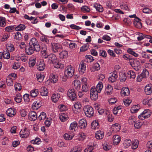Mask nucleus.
I'll list each match as a JSON object with an SVG mask.
<instances>
[{
	"instance_id": "nucleus-1",
	"label": "nucleus",
	"mask_w": 152,
	"mask_h": 152,
	"mask_svg": "<svg viewBox=\"0 0 152 152\" xmlns=\"http://www.w3.org/2000/svg\"><path fill=\"white\" fill-rule=\"evenodd\" d=\"M40 46L35 38H32L30 40L29 45H26V52L28 55H31L34 51L39 52L40 50Z\"/></svg>"
},
{
	"instance_id": "nucleus-2",
	"label": "nucleus",
	"mask_w": 152,
	"mask_h": 152,
	"mask_svg": "<svg viewBox=\"0 0 152 152\" xmlns=\"http://www.w3.org/2000/svg\"><path fill=\"white\" fill-rule=\"evenodd\" d=\"M83 110L86 116L90 117L93 115L94 111L93 108L90 105H86L84 107Z\"/></svg>"
},
{
	"instance_id": "nucleus-3",
	"label": "nucleus",
	"mask_w": 152,
	"mask_h": 152,
	"mask_svg": "<svg viewBox=\"0 0 152 152\" xmlns=\"http://www.w3.org/2000/svg\"><path fill=\"white\" fill-rule=\"evenodd\" d=\"M98 91L94 86L92 87L90 91V98L91 99L96 100L98 97Z\"/></svg>"
},
{
	"instance_id": "nucleus-4",
	"label": "nucleus",
	"mask_w": 152,
	"mask_h": 152,
	"mask_svg": "<svg viewBox=\"0 0 152 152\" xmlns=\"http://www.w3.org/2000/svg\"><path fill=\"white\" fill-rule=\"evenodd\" d=\"M67 94L69 98L72 101H75L77 99L76 93L74 89H70L67 92Z\"/></svg>"
},
{
	"instance_id": "nucleus-5",
	"label": "nucleus",
	"mask_w": 152,
	"mask_h": 152,
	"mask_svg": "<svg viewBox=\"0 0 152 152\" xmlns=\"http://www.w3.org/2000/svg\"><path fill=\"white\" fill-rule=\"evenodd\" d=\"M129 63L136 70H139L140 67V62L137 60L134 59L131 60V61L129 62Z\"/></svg>"
},
{
	"instance_id": "nucleus-6",
	"label": "nucleus",
	"mask_w": 152,
	"mask_h": 152,
	"mask_svg": "<svg viewBox=\"0 0 152 152\" xmlns=\"http://www.w3.org/2000/svg\"><path fill=\"white\" fill-rule=\"evenodd\" d=\"M74 70L72 69L71 65H69L66 67V69L64 71V76L66 78L71 77L73 76Z\"/></svg>"
},
{
	"instance_id": "nucleus-7",
	"label": "nucleus",
	"mask_w": 152,
	"mask_h": 152,
	"mask_svg": "<svg viewBox=\"0 0 152 152\" xmlns=\"http://www.w3.org/2000/svg\"><path fill=\"white\" fill-rule=\"evenodd\" d=\"M52 50L54 53H57L59 50L62 49V45L59 43L53 42L51 43Z\"/></svg>"
},
{
	"instance_id": "nucleus-8",
	"label": "nucleus",
	"mask_w": 152,
	"mask_h": 152,
	"mask_svg": "<svg viewBox=\"0 0 152 152\" xmlns=\"http://www.w3.org/2000/svg\"><path fill=\"white\" fill-rule=\"evenodd\" d=\"M29 131L27 129L25 128L23 130H21L20 132V135L22 138H26L29 134Z\"/></svg>"
},
{
	"instance_id": "nucleus-9",
	"label": "nucleus",
	"mask_w": 152,
	"mask_h": 152,
	"mask_svg": "<svg viewBox=\"0 0 152 152\" xmlns=\"http://www.w3.org/2000/svg\"><path fill=\"white\" fill-rule=\"evenodd\" d=\"M28 118L31 121H35L37 118V114L34 111L31 112L28 114Z\"/></svg>"
},
{
	"instance_id": "nucleus-10",
	"label": "nucleus",
	"mask_w": 152,
	"mask_h": 152,
	"mask_svg": "<svg viewBox=\"0 0 152 152\" xmlns=\"http://www.w3.org/2000/svg\"><path fill=\"white\" fill-rule=\"evenodd\" d=\"M141 20L138 18L136 17L134 20V25L137 28H140L142 27V25L140 21Z\"/></svg>"
},
{
	"instance_id": "nucleus-11",
	"label": "nucleus",
	"mask_w": 152,
	"mask_h": 152,
	"mask_svg": "<svg viewBox=\"0 0 152 152\" xmlns=\"http://www.w3.org/2000/svg\"><path fill=\"white\" fill-rule=\"evenodd\" d=\"M48 62L50 63L54 64L57 61V58L56 55L53 54H50L48 57Z\"/></svg>"
},
{
	"instance_id": "nucleus-12",
	"label": "nucleus",
	"mask_w": 152,
	"mask_h": 152,
	"mask_svg": "<svg viewBox=\"0 0 152 152\" xmlns=\"http://www.w3.org/2000/svg\"><path fill=\"white\" fill-rule=\"evenodd\" d=\"M118 76L117 72H113L108 78V80L111 83L114 82L116 81Z\"/></svg>"
},
{
	"instance_id": "nucleus-13",
	"label": "nucleus",
	"mask_w": 152,
	"mask_h": 152,
	"mask_svg": "<svg viewBox=\"0 0 152 152\" xmlns=\"http://www.w3.org/2000/svg\"><path fill=\"white\" fill-rule=\"evenodd\" d=\"M145 92L147 95L151 94L152 93V85H147L145 87Z\"/></svg>"
},
{
	"instance_id": "nucleus-14",
	"label": "nucleus",
	"mask_w": 152,
	"mask_h": 152,
	"mask_svg": "<svg viewBox=\"0 0 152 152\" xmlns=\"http://www.w3.org/2000/svg\"><path fill=\"white\" fill-rule=\"evenodd\" d=\"M86 64L81 62L79 66V70L80 74H83L86 71Z\"/></svg>"
},
{
	"instance_id": "nucleus-15",
	"label": "nucleus",
	"mask_w": 152,
	"mask_h": 152,
	"mask_svg": "<svg viewBox=\"0 0 152 152\" xmlns=\"http://www.w3.org/2000/svg\"><path fill=\"white\" fill-rule=\"evenodd\" d=\"M45 67V64L43 61H38L37 63V68L40 71H43Z\"/></svg>"
},
{
	"instance_id": "nucleus-16",
	"label": "nucleus",
	"mask_w": 152,
	"mask_h": 152,
	"mask_svg": "<svg viewBox=\"0 0 152 152\" xmlns=\"http://www.w3.org/2000/svg\"><path fill=\"white\" fill-rule=\"evenodd\" d=\"M129 91L128 88L124 87L122 88L121 91V94L122 96H128L129 95Z\"/></svg>"
},
{
	"instance_id": "nucleus-17",
	"label": "nucleus",
	"mask_w": 152,
	"mask_h": 152,
	"mask_svg": "<svg viewBox=\"0 0 152 152\" xmlns=\"http://www.w3.org/2000/svg\"><path fill=\"white\" fill-rule=\"evenodd\" d=\"M42 106L39 101H35L32 105V108L34 110H37Z\"/></svg>"
},
{
	"instance_id": "nucleus-18",
	"label": "nucleus",
	"mask_w": 152,
	"mask_h": 152,
	"mask_svg": "<svg viewBox=\"0 0 152 152\" xmlns=\"http://www.w3.org/2000/svg\"><path fill=\"white\" fill-rule=\"evenodd\" d=\"M87 126L86 121L84 119L80 120L79 122V126L82 129L85 128Z\"/></svg>"
},
{
	"instance_id": "nucleus-19",
	"label": "nucleus",
	"mask_w": 152,
	"mask_h": 152,
	"mask_svg": "<svg viewBox=\"0 0 152 152\" xmlns=\"http://www.w3.org/2000/svg\"><path fill=\"white\" fill-rule=\"evenodd\" d=\"M41 95L43 96H46L48 95V91L46 88L42 87L40 91Z\"/></svg>"
},
{
	"instance_id": "nucleus-20",
	"label": "nucleus",
	"mask_w": 152,
	"mask_h": 152,
	"mask_svg": "<svg viewBox=\"0 0 152 152\" xmlns=\"http://www.w3.org/2000/svg\"><path fill=\"white\" fill-rule=\"evenodd\" d=\"M6 113L8 116L10 117H13L15 114V111L11 108L8 109L7 110Z\"/></svg>"
},
{
	"instance_id": "nucleus-21",
	"label": "nucleus",
	"mask_w": 152,
	"mask_h": 152,
	"mask_svg": "<svg viewBox=\"0 0 152 152\" xmlns=\"http://www.w3.org/2000/svg\"><path fill=\"white\" fill-rule=\"evenodd\" d=\"M145 38L147 39H151V37L149 35H145L141 33L140 35V36L137 37V39L138 41H140Z\"/></svg>"
},
{
	"instance_id": "nucleus-22",
	"label": "nucleus",
	"mask_w": 152,
	"mask_h": 152,
	"mask_svg": "<svg viewBox=\"0 0 152 152\" xmlns=\"http://www.w3.org/2000/svg\"><path fill=\"white\" fill-rule=\"evenodd\" d=\"M113 138V143L115 145H117L121 141V137L119 135H116L114 136Z\"/></svg>"
},
{
	"instance_id": "nucleus-23",
	"label": "nucleus",
	"mask_w": 152,
	"mask_h": 152,
	"mask_svg": "<svg viewBox=\"0 0 152 152\" xmlns=\"http://www.w3.org/2000/svg\"><path fill=\"white\" fill-rule=\"evenodd\" d=\"M74 108H75V110L78 112H80L82 108V106L79 102H77L74 104Z\"/></svg>"
},
{
	"instance_id": "nucleus-24",
	"label": "nucleus",
	"mask_w": 152,
	"mask_h": 152,
	"mask_svg": "<svg viewBox=\"0 0 152 152\" xmlns=\"http://www.w3.org/2000/svg\"><path fill=\"white\" fill-rule=\"evenodd\" d=\"M104 133L101 131H98L95 134L96 138L99 140L102 139L104 137Z\"/></svg>"
},
{
	"instance_id": "nucleus-25",
	"label": "nucleus",
	"mask_w": 152,
	"mask_h": 152,
	"mask_svg": "<svg viewBox=\"0 0 152 152\" xmlns=\"http://www.w3.org/2000/svg\"><path fill=\"white\" fill-rule=\"evenodd\" d=\"M74 87L77 91H78L81 87V83L79 80H75L74 81Z\"/></svg>"
},
{
	"instance_id": "nucleus-26",
	"label": "nucleus",
	"mask_w": 152,
	"mask_h": 152,
	"mask_svg": "<svg viewBox=\"0 0 152 152\" xmlns=\"http://www.w3.org/2000/svg\"><path fill=\"white\" fill-rule=\"evenodd\" d=\"M99 127V123L97 121H93L91 124V128L93 129H95Z\"/></svg>"
},
{
	"instance_id": "nucleus-27",
	"label": "nucleus",
	"mask_w": 152,
	"mask_h": 152,
	"mask_svg": "<svg viewBox=\"0 0 152 152\" xmlns=\"http://www.w3.org/2000/svg\"><path fill=\"white\" fill-rule=\"evenodd\" d=\"M94 7L96 8L97 11L100 12H102L103 11V8L102 6L98 4H94Z\"/></svg>"
},
{
	"instance_id": "nucleus-28",
	"label": "nucleus",
	"mask_w": 152,
	"mask_h": 152,
	"mask_svg": "<svg viewBox=\"0 0 152 152\" xmlns=\"http://www.w3.org/2000/svg\"><path fill=\"white\" fill-rule=\"evenodd\" d=\"M0 54L2 55V56L4 58L9 59L10 58V54L7 50L3 51L2 53H0Z\"/></svg>"
},
{
	"instance_id": "nucleus-29",
	"label": "nucleus",
	"mask_w": 152,
	"mask_h": 152,
	"mask_svg": "<svg viewBox=\"0 0 152 152\" xmlns=\"http://www.w3.org/2000/svg\"><path fill=\"white\" fill-rule=\"evenodd\" d=\"M89 86L88 85L86 82L82 84V90L84 92H86L89 90Z\"/></svg>"
},
{
	"instance_id": "nucleus-30",
	"label": "nucleus",
	"mask_w": 152,
	"mask_h": 152,
	"mask_svg": "<svg viewBox=\"0 0 152 152\" xmlns=\"http://www.w3.org/2000/svg\"><path fill=\"white\" fill-rule=\"evenodd\" d=\"M68 55L67 52L66 51H62L59 54V57L60 58L63 59L66 57Z\"/></svg>"
},
{
	"instance_id": "nucleus-31",
	"label": "nucleus",
	"mask_w": 152,
	"mask_h": 152,
	"mask_svg": "<svg viewBox=\"0 0 152 152\" xmlns=\"http://www.w3.org/2000/svg\"><path fill=\"white\" fill-rule=\"evenodd\" d=\"M30 93L31 96L35 97L39 94V91L38 89H34L30 91Z\"/></svg>"
},
{
	"instance_id": "nucleus-32",
	"label": "nucleus",
	"mask_w": 152,
	"mask_h": 152,
	"mask_svg": "<svg viewBox=\"0 0 152 152\" xmlns=\"http://www.w3.org/2000/svg\"><path fill=\"white\" fill-rule=\"evenodd\" d=\"M139 142L137 139H134L132 141V149H135L137 148L138 147Z\"/></svg>"
},
{
	"instance_id": "nucleus-33",
	"label": "nucleus",
	"mask_w": 152,
	"mask_h": 152,
	"mask_svg": "<svg viewBox=\"0 0 152 152\" xmlns=\"http://www.w3.org/2000/svg\"><path fill=\"white\" fill-rule=\"evenodd\" d=\"M60 97V95L58 94H53L51 97L52 100L53 102H56L58 100Z\"/></svg>"
},
{
	"instance_id": "nucleus-34",
	"label": "nucleus",
	"mask_w": 152,
	"mask_h": 152,
	"mask_svg": "<svg viewBox=\"0 0 152 152\" xmlns=\"http://www.w3.org/2000/svg\"><path fill=\"white\" fill-rule=\"evenodd\" d=\"M119 76L121 82H124L126 79V74L124 72H120L119 73Z\"/></svg>"
},
{
	"instance_id": "nucleus-35",
	"label": "nucleus",
	"mask_w": 152,
	"mask_h": 152,
	"mask_svg": "<svg viewBox=\"0 0 152 152\" xmlns=\"http://www.w3.org/2000/svg\"><path fill=\"white\" fill-rule=\"evenodd\" d=\"M103 87V85L102 83L101 82H99L95 88H96L97 91L99 92V93H100L101 92Z\"/></svg>"
},
{
	"instance_id": "nucleus-36",
	"label": "nucleus",
	"mask_w": 152,
	"mask_h": 152,
	"mask_svg": "<svg viewBox=\"0 0 152 152\" xmlns=\"http://www.w3.org/2000/svg\"><path fill=\"white\" fill-rule=\"evenodd\" d=\"M57 77V75L53 74L50 75V77L51 82L53 83H55L58 80Z\"/></svg>"
},
{
	"instance_id": "nucleus-37",
	"label": "nucleus",
	"mask_w": 152,
	"mask_h": 152,
	"mask_svg": "<svg viewBox=\"0 0 152 152\" xmlns=\"http://www.w3.org/2000/svg\"><path fill=\"white\" fill-rule=\"evenodd\" d=\"M54 66L57 68L62 69L64 67V65L57 61L53 64Z\"/></svg>"
},
{
	"instance_id": "nucleus-38",
	"label": "nucleus",
	"mask_w": 152,
	"mask_h": 152,
	"mask_svg": "<svg viewBox=\"0 0 152 152\" xmlns=\"http://www.w3.org/2000/svg\"><path fill=\"white\" fill-rule=\"evenodd\" d=\"M26 28L25 26L23 24H20L17 27H15V29L16 31H22Z\"/></svg>"
},
{
	"instance_id": "nucleus-39",
	"label": "nucleus",
	"mask_w": 152,
	"mask_h": 152,
	"mask_svg": "<svg viewBox=\"0 0 152 152\" xmlns=\"http://www.w3.org/2000/svg\"><path fill=\"white\" fill-rule=\"evenodd\" d=\"M143 112L145 115L144 116L146 118H148L149 117L151 114V111L149 110H145Z\"/></svg>"
},
{
	"instance_id": "nucleus-40",
	"label": "nucleus",
	"mask_w": 152,
	"mask_h": 152,
	"mask_svg": "<svg viewBox=\"0 0 152 152\" xmlns=\"http://www.w3.org/2000/svg\"><path fill=\"white\" fill-rule=\"evenodd\" d=\"M77 128V123L75 121L72 123L70 126V129L71 130H74V131Z\"/></svg>"
},
{
	"instance_id": "nucleus-41",
	"label": "nucleus",
	"mask_w": 152,
	"mask_h": 152,
	"mask_svg": "<svg viewBox=\"0 0 152 152\" xmlns=\"http://www.w3.org/2000/svg\"><path fill=\"white\" fill-rule=\"evenodd\" d=\"M6 20L5 18L0 17V26L1 27H4L6 24Z\"/></svg>"
},
{
	"instance_id": "nucleus-42",
	"label": "nucleus",
	"mask_w": 152,
	"mask_h": 152,
	"mask_svg": "<svg viewBox=\"0 0 152 152\" xmlns=\"http://www.w3.org/2000/svg\"><path fill=\"white\" fill-rule=\"evenodd\" d=\"M40 40L43 42L46 43L47 44H48L49 42V40L47 37L45 35H43L41 37Z\"/></svg>"
},
{
	"instance_id": "nucleus-43",
	"label": "nucleus",
	"mask_w": 152,
	"mask_h": 152,
	"mask_svg": "<svg viewBox=\"0 0 152 152\" xmlns=\"http://www.w3.org/2000/svg\"><path fill=\"white\" fill-rule=\"evenodd\" d=\"M14 99L16 102L19 103L22 100L21 96L20 94H17L16 96L14 98Z\"/></svg>"
},
{
	"instance_id": "nucleus-44",
	"label": "nucleus",
	"mask_w": 152,
	"mask_h": 152,
	"mask_svg": "<svg viewBox=\"0 0 152 152\" xmlns=\"http://www.w3.org/2000/svg\"><path fill=\"white\" fill-rule=\"evenodd\" d=\"M6 82L7 85L9 86H12L13 84V80L10 77H7L6 80Z\"/></svg>"
},
{
	"instance_id": "nucleus-45",
	"label": "nucleus",
	"mask_w": 152,
	"mask_h": 152,
	"mask_svg": "<svg viewBox=\"0 0 152 152\" xmlns=\"http://www.w3.org/2000/svg\"><path fill=\"white\" fill-rule=\"evenodd\" d=\"M37 78L38 81L39 82H41L44 79V76L43 75L39 74L37 75Z\"/></svg>"
},
{
	"instance_id": "nucleus-46",
	"label": "nucleus",
	"mask_w": 152,
	"mask_h": 152,
	"mask_svg": "<svg viewBox=\"0 0 152 152\" xmlns=\"http://www.w3.org/2000/svg\"><path fill=\"white\" fill-rule=\"evenodd\" d=\"M141 75L143 76L144 78H146L148 77L149 75V72L146 69H144L142 72L141 73Z\"/></svg>"
},
{
	"instance_id": "nucleus-47",
	"label": "nucleus",
	"mask_w": 152,
	"mask_h": 152,
	"mask_svg": "<svg viewBox=\"0 0 152 152\" xmlns=\"http://www.w3.org/2000/svg\"><path fill=\"white\" fill-rule=\"evenodd\" d=\"M59 118L61 121L62 122H64L67 119V117L66 116L64 113H62L60 116Z\"/></svg>"
},
{
	"instance_id": "nucleus-48",
	"label": "nucleus",
	"mask_w": 152,
	"mask_h": 152,
	"mask_svg": "<svg viewBox=\"0 0 152 152\" xmlns=\"http://www.w3.org/2000/svg\"><path fill=\"white\" fill-rule=\"evenodd\" d=\"M127 52L129 53L134 56L135 57H137L138 56V54L136 53L135 52L133 51L132 49L130 48H129L127 50Z\"/></svg>"
},
{
	"instance_id": "nucleus-49",
	"label": "nucleus",
	"mask_w": 152,
	"mask_h": 152,
	"mask_svg": "<svg viewBox=\"0 0 152 152\" xmlns=\"http://www.w3.org/2000/svg\"><path fill=\"white\" fill-rule=\"evenodd\" d=\"M89 47V44H85L80 48V50L81 52L85 51L88 49Z\"/></svg>"
},
{
	"instance_id": "nucleus-50",
	"label": "nucleus",
	"mask_w": 152,
	"mask_h": 152,
	"mask_svg": "<svg viewBox=\"0 0 152 152\" xmlns=\"http://www.w3.org/2000/svg\"><path fill=\"white\" fill-rule=\"evenodd\" d=\"M142 122L138 121H136L134 123V126L136 129L140 128L142 125Z\"/></svg>"
},
{
	"instance_id": "nucleus-51",
	"label": "nucleus",
	"mask_w": 152,
	"mask_h": 152,
	"mask_svg": "<svg viewBox=\"0 0 152 152\" xmlns=\"http://www.w3.org/2000/svg\"><path fill=\"white\" fill-rule=\"evenodd\" d=\"M131 143L132 142L130 140H125L124 142V146L126 148H127L131 145Z\"/></svg>"
},
{
	"instance_id": "nucleus-52",
	"label": "nucleus",
	"mask_w": 152,
	"mask_h": 152,
	"mask_svg": "<svg viewBox=\"0 0 152 152\" xmlns=\"http://www.w3.org/2000/svg\"><path fill=\"white\" fill-rule=\"evenodd\" d=\"M22 38V36L21 34L19 32H17L15 35V39L19 40H20Z\"/></svg>"
},
{
	"instance_id": "nucleus-53",
	"label": "nucleus",
	"mask_w": 152,
	"mask_h": 152,
	"mask_svg": "<svg viewBox=\"0 0 152 152\" xmlns=\"http://www.w3.org/2000/svg\"><path fill=\"white\" fill-rule=\"evenodd\" d=\"M128 75H130V77L131 78L134 79L136 77V75L134 72L132 71H129L127 73Z\"/></svg>"
},
{
	"instance_id": "nucleus-54",
	"label": "nucleus",
	"mask_w": 152,
	"mask_h": 152,
	"mask_svg": "<svg viewBox=\"0 0 152 152\" xmlns=\"http://www.w3.org/2000/svg\"><path fill=\"white\" fill-rule=\"evenodd\" d=\"M120 127L119 124L117 123L115 124L113 126V129L116 131H118L120 130Z\"/></svg>"
},
{
	"instance_id": "nucleus-55",
	"label": "nucleus",
	"mask_w": 152,
	"mask_h": 152,
	"mask_svg": "<svg viewBox=\"0 0 152 152\" xmlns=\"http://www.w3.org/2000/svg\"><path fill=\"white\" fill-rule=\"evenodd\" d=\"M15 90L16 91H19L21 89V86L20 84L17 83L15 85Z\"/></svg>"
},
{
	"instance_id": "nucleus-56",
	"label": "nucleus",
	"mask_w": 152,
	"mask_h": 152,
	"mask_svg": "<svg viewBox=\"0 0 152 152\" xmlns=\"http://www.w3.org/2000/svg\"><path fill=\"white\" fill-rule=\"evenodd\" d=\"M82 150L81 148L77 147H75L71 150L70 152H80Z\"/></svg>"
},
{
	"instance_id": "nucleus-57",
	"label": "nucleus",
	"mask_w": 152,
	"mask_h": 152,
	"mask_svg": "<svg viewBox=\"0 0 152 152\" xmlns=\"http://www.w3.org/2000/svg\"><path fill=\"white\" fill-rule=\"evenodd\" d=\"M46 113L44 112L42 113L38 117V118L40 121L44 120L46 117Z\"/></svg>"
},
{
	"instance_id": "nucleus-58",
	"label": "nucleus",
	"mask_w": 152,
	"mask_h": 152,
	"mask_svg": "<svg viewBox=\"0 0 152 152\" xmlns=\"http://www.w3.org/2000/svg\"><path fill=\"white\" fill-rule=\"evenodd\" d=\"M93 68L95 70L98 71L100 69V67L99 64L97 63H95L93 66Z\"/></svg>"
},
{
	"instance_id": "nucleus-59",
	"label": "nucleus",
	"mask_w": 152,
	"mask_h": 152,
	"mask_svg": "<svg viewBox=\"0 0 152 152\" xmlns=\"http://www.w3.org/2000/svg\"><path fill=\"white\" fill-rule=\"evenodd\" d=\"M15 28V26H10L6 27L5 28V30L7 31L10 32L11 31Z\"/></svg>"
},
{
	"instance_id": "nucleus-60",
	"label": "nucleus",
	"mask_w": 152,
	"mask_h": 152,
	"mask_svg": "<svg viewBox=\"0 0 152 152\" xmlns=\"http://www.w3.org/2000/svg\"><path fill=\"white\" fill-rule=\"evenodd\" d=\"M138 107L137 106H135L132 107L131 109V111L132 113H135L137 112L139 110V109H138L137 107Z\"/></svg>"
},
{
	"instance_id": "nucleus-61",
	"label": "nucleus",
	"mask_w": 152,
	"mask_h": 152,
	"mask_svg": "<svg viewBox=\"0 0 152 152\" xmlns=\"http://www.w3.org/2000/svg\"><path fill=\"white\" fill-rule=\"evenodd\" d=\"M35 60L34 59L29 60L28 62L29 66L30 67H33L35 64Z\"/></svg>"
},
{
	"instance_id": "nucleus-62",
	"label": "nucleus",
	"mask_w": 152,
	"mask_h": 152,
	"mask_svg": "<svg viewBox=\"0 0 152 152\" xmlns=\"http://www.w3.org/2000/svg\"><path fill=\"white\" fill-rule=\"evenodd\" d=\"M93 149V147L91 145H89L88 147L85 150L84 152H92Z\"/></svg>"
},
{
	"instance_id": "nucleus-63",
	"label": "nucleus",
	"mask_w": 152,
	"mask_h": 152,
	"mask_svg": "<svg viewBox=\"0 0 152 152\" xmlns=\"http://www.w3.org/2000/svg\"><path fill=\"white\" fill-rule=\"evenodd\" d=\"M73 136H71L67 134H64V138L66 140H70L73 138Z\"/></svg>"
},
{
	"instance_id": "nucleus-64",
	"label": "nucleus",
	"mask_w": 152,
	"mask_h": 152,
	"mask_svg": "<svg viewBox=\"0 0 152 152\" xmlns=\"http://www.w3.org/2000/svg\"><path fill=\"white\" fill-rule=\"evenodd\" d=\"M123 101L125 105L126 106H128L132 102L131 100L128 99H124Z\"/></svg>"
}]
</instances>
